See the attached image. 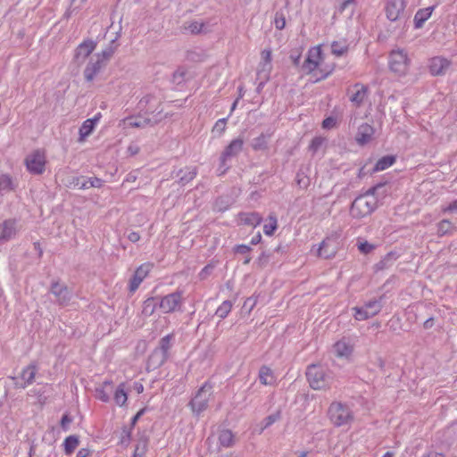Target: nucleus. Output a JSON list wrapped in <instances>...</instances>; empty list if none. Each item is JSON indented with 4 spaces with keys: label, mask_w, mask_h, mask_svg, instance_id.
<instances>
[{
    "label": "nucleus",
    "mask_w": 457,
    "mask_h": 457,
    "mask_svg": "<svg viewBox=\"0 0 457 457\" xmlns=\"http://www.w3.org/2000/svg\"><path fill=\"white\" fill-rule=\"evenodd\" d=\"M386 183H378L369 188L364 194L357 196L352 203L350 214L354 219H361L371 214L378 205V195H385L386 191L380 192Z\"/></svg>",
    "instance_id": "nucleus-1"
},
{
    "label": "nucleus",
    "mask_w": 457,
    "mask_h": 457,
    "mask_svg": "<svg viewBox=\"0 0 457 457\" xmlns=\"http://www.w3.org/2000/svg\"><path fill=\"white\" fill-rule=\"evenodd\" d=\"M306 377L310 386L314 390L325 389L333 382L332 372L320 365H310L307 368Z\"/></svg>",
    "instance_id": "nucleus-2"
},
{
    "label": "nucleus",
    "mask_w": 457,
    "mask_h": 457,
    "mask_svg": "<svg viewBox=\"0 0 457 457\" xmlns=\"http://www.w3.org/2000/svg\"><path fill=\"white\" fill-rule=\"evenodd\" d=\"M328 417L331 422L341 427L350 424L353 420V413L350 406L341 402H333L328 408Z\"/></svg>",
    "instance_id": "nucleus-3"
},
{
    "label": "nucleus",
    "mask_w": 457,
    "mask_h": 457,
    "mask_svg": "<svg viewBox=\"0 0 457 457\" xmlns=\"http://www.w3.org/2000/svg\"><path fill=\"white\" fill-rule=\"evenodd\" d=\"M212 385L205 382L195 393L189 402V406L194 414L199 416L208 407V403L212 395Z\"/></svg>",
    "instance_id": "nucleus-4"
},
{
    "label": "nucleus",
    "mask_w": 457,
    "mask_h": 457,
    "mask_svg": "<svg viewBox=\"0 0 457 457\" xmlns=\"http://www.w3.org/2000/svg\"><path fill=\"white\" fill-rule=\"evenodd\" d=\"M111 57V54L106 51L93 54L84 70V77L87 81H92L95 77L101 71L106 65Z\"/></svg>",
    "instance_id": "nucleus-5"
},
{
    "label": "nucleus",
    "mask_w": 457,
    "mask_h": 457,
    "mask_svg": "<svg viewBox=\"0 0 457 457\" xmlns=\"http://www.w3.org/2000/svg\"><path fill=\"white\" fill-rule=\"evenodd\" d=\"M46 163V153L43 150H35L25 158V164L28 170L32 174H42L45 171Z\"/></svg>",
    "instance_id": "nucleus-6"
},
{
    "label": "nucleus",
    "mask_w": 457,
    "mask_h": 457,
    "mask_svg": "<svg viewBox=\"0 0 457 457\" xmlns=\"http://www.w3.org/2000/svg\"><path fill=\"white\" fill-rule=\"evenodd\" d=\"M182 304L183 294L181 291L168 294L159 300V308L163 313L181 312Z\"/></svg>",
    "instance_id": "nucleus-7"
},
{
    "label": "nucleus",
    "mask_w": 457,
    "mask_h": 457,
    "mask_svg": "<svg viewBox=\"0 0 457 457\" xmlns=\"http://www.w3.org/2000/svg\"><path fill=\"white\" fill-rule=\"evenodd\" d=\"M96 44L91 39L84 40L74 50L72 63L78 68H80L92 56Z\"/></svg>",
    "instance_id": "nucleus-8"
},
{
    "label": "nucleus",
    "mask_w": 457,
    "mask_h": 457,
    "mask_svg": "<svg viewBox=\"0 0 457 457\" xmlns=\"http://www.w3.org/2000/svg\"><path fill=\"white\" fill-rule=\"evenodd\" d=\"M409 66V59L407 54L403 50H393L389 55L390 70L398 74L406 73Z\"/></svg>",
    "instance_id": "nucleus-9"
},
{
    "label": "nucleus",
    "mask_w": 457,
    "mask_h": 457,
    "mask_svg": "<svg viewBox=\"0 0 457 457\" xmlns=\"http://www.w3.org/2000/svg\"><path fill=\"white\" fill-rule=\"evenodd\" d=\"M321 59L322 52L320 46L310 48L307 57L301 67L302 71L306 74H310L319 67Z\"/></svg>",
    "instance_id": "nucleus-10"
},
{
    "label": "nucleus",
    "mask_w": 457,
    "mask_h": 457,
    "mask_svg": "<svg viewBox=\"0 0 457 457\" xmlns=\"http://www.w3.org/2000/svg\"><path fill=\"white\" fill-rule=\"evenodd\" d=\"M153 268V264L145 262L141 264L135 271L129 281V290L130 293L136 292L140 284L146 278Z\"/></svg>",
    "instance_id": "nucleus-11"
},
{
    "label": "nucleus",
    "mask_w": 457,
    "mask_h": 457,
    "mask_svg": "<svg viewBox=\"0 0 457 457\" xmlns=\"http://www.w3.org/2000/svg\"><path fill=\"white\" fill-rule=\"evenodd\" d=\"M452 67V62L442 56H435L430 59L428 69L433 76H444Z\"/></svg>",
    "instance_id": "nucleus-12"
},
{
    "label": "nucleus",
    "mask_w": 457,
    "mask_h": 457,
    "mask_svg": "<svg viewBox=\"0 0 457 457\" xmlns=\"http://www.w3.org/2000/svg\"><path fill=\"white\" fill-rule=\"evenodd\" d=\"M369 88L367 86L355 83L352 87L348 88L347 95L349 100L356 106L360 107L368 96Z\"/></svg>",
    "instance_id": "nucleus-13"
},
{
    "label": "nucleus",
    "mask_w": 457,
    "mask_h": 457,
    "mask_svg": "<svg viewBox=\"0 0 457 457\" xmlns=\"http://www.w3.org/2000/svg\"><path fill=\"white\" fill-rule=\"evenodd\" d=\"M151 124V120L146 117H143L142 115L136 116H129L122 119L119 123V128H121L124 130L129 129H140L145 128L146 126Z\"/></svg>",
    "instance_id": "nucleus-14"
},
{
    "label": "nucleus",
    "mask_w": 457,
    "mask_h": 457,
    "mask_svg": "<svg viewBox=\"0 0 457 457\" xmlns=\"http://www.w3.org/2000/svg\"><path fill=\"white\" fill-rule=\"evenodd\" d=\"M244 141L242 138L233 139L229 145L224 149L222 152L220 160L221 162V165L225 166V162L232 158L237 156L243 149Z\"/></svg>",
    "instance_id": "nucleus-15"
},
{
    "label": "nucleus",
    "mask_w": 457,
    "mask_h": 457,
    "mask_svg": "<svg viewBox=\"0 0 457 457\" xmlns=\"http://www.w3.org/2000/svg\"><path fill=\"white\" fill-rule=\"evenodd\" d=\"M405 8L403 0H388L386 5V18L391 21H395L399 19Z\"/></svg>",
    "instance_id": "nucleus-16"
},
{
    "label": "nucleus",
    "mask_w": 457,
    "mask_h": 457,
    "mask_svg": "<svg viewBox=\"0 0 457 457\" xmlns=\"http://www.w3.org/2000/svg\"><path fill=\"white\" fill-rule=\"evenodd\" d=\"M337 252V244L334 239L326 238L319 245L317 254L324 259H330L336 255Z\"/></svg>",
    "instance_id": "nucleus-17"
},
{
    "label": "nucleus",
    "mask_w": 457,
    "mask_h": 457,
    "mask_svg": "<svg viewBox=\"0 0 457 457\" xmlns=\"http://www.w3.org/2000/svg\"><path fill=\"white\" fill-rule=\"evenodd\" d=\"M100 117V113H97L93 118L87 119L82 123L81 127L79 128V142H84L87 137L91 135L96 126L99 122Z\"/></svg>",
    "instance_id": "nucleus-18"
},
{
    "label": "nucleus",
    "mask_w": 457,
    "mask_h": 457,
    "mask_svg": "<svg viewBox=\"0 0 457 457\" xmlns=\"http://www.w3.org/2000/svg\"><path fill=\"white\" fill-rule=\"evenodd\" d=\"M16 233L17 227L15 220H4L3 223L0 224V243L13 238Z\"/></svg>",
    "instance_id": "nucleus-19"
},
{
    "label": "nucleus",
    "mask_w": 457,
    "mask_h": 457,
    "mask_svg": "<svg viewBox=\"0 0 457 457\" xmlns=\"http://www.w3.org/2000/svg\"><path fill=\"white\" fill-rule=\"evenodd\" d=\"M374 135V129L368 123H363L359 126L355 140L360 145L369 143Z\"/></svg>",
    "instance_id": "nucleus-20"
},
{
    "label": "nucleus",
    "mask_w": 457,
    "mask_h": 457,
    "mask_svg": "<svg viewBox=\"0 0 457 457\" xmlns=\"http://www.w3.org/2000/svg\"><path fill=\"white\" fill-rule=\"evenodd\" d=\"M51 293L55 295L61 304H65L71 298L67 287L60 282H54L52 284Z\"/></svg>",
    "instance_id": "nucleus-21"
},
{
    "label": "nucleus",
    "mask_w": 457,
    "mask_h": 457,
    "mask_svg": "<svg viewBox=\"0 0 457 457\" xmlns=\"http://www.w3.org/2000/svg\"><path fill=\"white\" fill-rule=\"evenodd\" d=\"M114 394V386L112 381H105L96 390V397L103 401L108 402Z\"/></svg>",
    "instance_id": "nucleus-22"
},
{
    "label": "nucleus",
    "mask_w": 457,
    "mask_h": 457,
    "mask_svg": "<svg viewBox=\"0 0 457 457\" xmlns=\"http://www.w3.org/2000/svg\"><path fill=\"white\" fill-rule=\"evenodd\" d=\"M435 7L436 6L433 5L417 11L413 19L415 29H420L423 27L424 23L430 18Z\"/></svg>",
    "instance_id": "nucleus-23"
},
{
    "label": "nucleus",
    "mask_w": 457,
    "mask_h": 457,
    "mask_svg": "<svg viewBox=\"0 0 457 457\" xmlns=\"http://www.w3.org/2000/svg\"><path fill=\"white\" fill-rule=\"evenodd\" d=\"M159 103L153 95H146L138 102V108L140 111H145V113H154L157 108L155 105Z\"/></svg>",
    "instance_id": "nucleus-24"
},
{
    "label": "nucleus",
    "mask_w": 457,
    "mask_h": 457,
    "mask_svg": "<svg viewBox=\"0 0 457 457\" xmlns=\"http://www.w3.org/2000/svg\"><path fill=\"white\" fill-rule=\"evenodd\" d=\"M196 175L197 169L195 167H186L185 169H180L177 172L176 177L179 178V184L185 186L186 184L192 181Z\"/></svg>",
    "instance_id": "nucleus-25"
},
{
    "label": "nucleus",
    "mask_w": 457,
    "mask_h": 457,
    "mask_svg": "<svg viewBox=\"0 0 457 457\" xmlns=\"http://www.w3.org/2000/svg\"><path fill=\"white\" fill-rule=\"evenodd\" d=\"M184 29L189 31L192 34L207 33L211 29L208 23L202 22L199 21H192L186 22L183 26Z\"/></svg>",
    "instance_id": "nucleus-26"
},
{
    "label": "nucleus",
    "mask_w": 457,
    "mask_h": 457,
    "mask_svg": "<svg viewBox=\"0 0 457 457\" xmlns=\"http://www.w3.org/2000/svg\"><path fill=\"white\" fill-rule=\"evenodd\" d=\"M168 359L169 355H165L154 349L148 357L147 365L149 368L157 369L163 365Z\"/></svg>",
    "instance_id": "nucleus-27"
},
{
    "label": "nucleus",
    "mask_w": 457,
    "mask_h": 457,
    "mask_svg": "<svg viewBox=\"0 0 457 457\" xmlns=\"http://www.w3.org/2000/svg\"><path fill=\"white\" fill-rule=\"evenodd\" d=\"M334 351L338 357H348L353 352V346L348 341L342 339L334 345Z\"/></svg>",
    "instance_id": "nucleus-28"
},
{
    "label": "nucleus",
    "mask_w": 457,
    "mask_h": 457,
    "mask_svg": "<svg viewBox=\"0 0 457 457\" xmlns=\"http://www.w3.org/2000/svg\"><path fill=\"white\" fill-rule=\"evenodd\" d=\"M174 334L170 333L163 337H162L159 341L158 346L155 348L157 351L161 352L162 353L165 355L170 356V350L171 349L174 342Z\"/></svg>",
    "instance_id": "nucleus-29"
},
{
    "label": "nucleus",
    "mask_w": 457,
    "mask_h": 457,
    "mask_svg": "<svg viewBox=\"0 0 457 457\" xmlns=\"http://www.w3.org/2000/svg\"><path fill=\"white\" fill-rule=\"evenodd\" d=\"M398 255L395 252H389L383 259L377 262L374 266L376 271L383 270L391 267L397 260Z\"/></svg>",
    "instance_id": "nucleus-30"
},
{
    "label": "nucleus",
    "mask_w": 457,
    "mask_h": 457,
    "mask_svg": "<svg viewBox=\"0 0 457 457\" xmlns=\"http://www.w3.org/2000/svg\"><path fill=\"white\" fill-rule=\"evenodd\" d=\"M240 221L245 225L256 227L262 220L258 212H242L239 214Z\"/></svg>",
    "instance_id": "nucleus-31"
},
{
    "label": "nucleus",
    "mask_w": 457,
    "mask_h": 457,
    "mask_svg": "<svg viewBox=\"0 0 457 457\" xmlns=\"http://www.w3.org/2000/svg\"><path fill=\"white\" fill-rule=\"evenodd\" d=\"M139 419H140L139 415L136 414L131 419L129 425L124 427V428L122 430V433H121V436H120V445L127 446L129 444V442H130V436H131V430H132V428H134V426L136 425V423L137 422V420Z\"/></svg>",
    "instance_id": "nucleus-32"
},
{
    "label": "nucleus",
    "mask_w": 457,
    "mask_h": 457,
    "mask_svg": "<svg viewBox=\"0 0 457 457\" xmlns=\"http://www.w3.org/2000/svg\"><path fill=\"white\" fill-rule=\"evenodd\" d=\"M159 306V299L157 297H149L143 302L142 315L150 317Z\"/></svg>",
    "instance_id": "nucleus-33"
},
{
    "label": "nucleus",
    "mask_w": 457,
    "mask_h": 457,
    "mask_svg": "<svg viewBox=\"0 0 457 457\" xmlns=\"http://www.w3.org/2000/svg\"><path fill=\"white\" fill-rule=\"evenodd\" d=\"M260 382L264 386H271L275 383V377L270 368L262 366L259 370Z\"/></svg>",
    "instance_id": "nucleus-34"
},
{
    "label": "nucleus",
    "mask_w": 457,
    "mask_h": 457,
    "mask_svg": "<svg viewBox=\"0 0 457 457\" xmlns=\"http://www.w3.org/2000/svg\"><path fill=\"white\" fill-rule=\"evenodd\" d=\"M36 373L37 368L35 365H29L26 368H24L21 374V378L23 381L21 386L25 387L28 385L31 384L35 379Z\"/></svg>",
    "instance_id": "nucleus-35"
},
{
    "label": "nucleus",
    "mask_w": 457,
    "mask_h": 457,
    "mask_svg": "<svg viewBox=\"0 0 457 457\" xmlns=\"http://www.w3.org/2000/svg\"><path fill=\"white\" fill-rule=\"evenodd\" d=\"M271 137L270 133H262L259 137H255L252 141V148L254 151L265 150L268 147V140Z\"/></svg>",
    "instance_id": "nucleus-36"
},
{
    "label": "nucleus",
    "mask_w": 457,
    "mask_h": 457,
    "mask_svg": "<svg viewBox=\"0 0 457 457\" xmlns=\"http://www.w3.org/2000/svg\"><path fill=\"white\" fill-rule=\"evenodd\" d=\"M219 443L222 447H231L235 444V436L231 430L223 429L219 434Z\"/></svg>",
    "instance_id": "nucleus-37"
},
{
    "label": "nucleus",
    "mask_w": 457,
    "mask_h": 457,
    "mask_svg": "<svg viewBox=\"0 0 457 457\" xmlns=\"http://www.w3.org/2000/svg\"><path fill=\"white\" fill-rule=\"evenodd\" d=\"M395 162V156H393V155L383 156L382 158L378 160V162H376V164L372 170V172H378V171L384 170L389 168L390 166H392Z\"/></svg>",
    "instance_id": "nucleus-38"
},
{
    "label": "nucleus",
    "mask_w": 457,
    "mask_h": 457,
    "mask_svg": "<svg viewBox=\"0 0 457 457\" xmlns=\"http://www.w3.org/2000/svg\"><path fill=\"white\" fill-rule=\"evenodd\" d=\"M148 446V439L145 436L140 437L135 445L133 457H144Z\"/></svg>",
    "instance_id": "nucleus-39"
},
{
    "label": "nucleus",
    "mask_w": 457,
    "mask_h": 457,
    "mask_svg": "<svg viewBox=\"0 0 457 457\" xmlns=\"http://www.w3.org/2000/svg\"><path fill=\"white\" fill-rule=\"evenodd\" d=\"M363 306L371 317L377 315L382 309V303L380 300L378 299L370 300L365 303Z\"/></svg>",
    "instance_id": "nucleus-40"
},
{
    "label": "nucleus",
    "mask_w": 457,
    "mask_h": 457,
    "mask_svg": "<svg viewBox=\"0 0 457 457\" xmlns=\"http://www.w3.org/2000/svg\"><path fill=\"white\" fill-rule=\"evenodd\" d=\"M77 186L79 187V188L86 189L90 187H100L102 186V181L99 179L92 178L88 179H77Z\"/></svg>",
    "instance_id": "nucleus-41"
},
{
    "label": "nucleus",
    "mask_w": 457,
    "mask_h": 457,
    "mask_svg": "<svg viewBox=\"0 0 457 457\" xmlns=\"http://www.w3.org/2000/svg\"><path fill=\"white\" fill-rule=\"evenodd\" d=\"M271 70V63L260 62L257 70V79H263L264 81H268Z\"/></svg>",
    "instance_id": "nucleus-42"
},
{
    "label": "nucleus",
    "mask_w": 457,
    "mask_h": 457,
    "mask_svg": "<svg viewBox=\"0 0 457 457\" xmlns=\"http://www.w3.org/2000/svg\"><path fill=\"white\" fill-rule=\"evenodd\" d=\"M233 303L229 300L224 301L216 310L215 314L221 320L228 317L231 312Z\"/></svg>",
    "instance_id": "nucleus-43"
},
{
    "label": "nucleus",
    "mask_w": 457,
    "mask_h": 457,
    "mask_svg": "<svg viewBox=\"0 0 457 457\" xmlns=\"http://www.w3.org/2000/svg\"><path fill=\"white\" fill-rule=\"evenodd\" d=\"M128 400V392L125 390V385L120 384L116 388V404L123 405Z\"/></svg>",
    "instance_id": "nucleus-44"
},
{
    "label": "nucleus",
    "mask_w": 457,
    "mask_h": 457,
    "mask_svg": "<svg viewBox=\"0 0 457 457\" xmlns=\"http://www.w3.org/2000/svg\"><path fill=\"white\" fill-rule=\"evenodd\" d=\"M79 445V439L74 436H68L64 441V449L67 454H71Z\"/></svg>",
    "instance_id": "nucleus-45"
},
{
    "label": "nucleus",
    "mask_w": 457,
    "mask_h": 457,
    "mask_svg": "<svg viewBox=\"0 0 457 457\" xmlns=\"http://www.w3.org/2000/svg\"><path fill=\"white\" fill-rule=\"evenodd\" d=\"M352 311L353 312V317L356 320H366L372 318L363 305L361 307H353Z\"/></svg>",
    "instance_id": "nucleus-46"
},
{
    "label": "nucleus",
    "mask_w": 457,
    "mask_h": 457,
    "mask_svg": "<svg viewBox=\"0 0 457 457\" xmlns=\"http://www.w3.org/2000/svg\"><path fill=\"white\" fill-rule=\"evenodd\" d=\"M348 50V46L345 44H342L337 41H334L331 44V53L337 56L344 55Z\"/></svg>",
    "instance_id": "nucleus-47"
},
{
    "label": "nucleus",
    "mask_w": 457,
    "mask_h": 457,
    "mask_svg": "<svg viewBox=\"0 0 457 457\" xmlns=\"http://www.w3.org/2000/svg\"><path fill=\"white\" fill-rule=\"evenodd\" d=\"M453 228V225L450 220H443L437 224V235L439 237H443L448 234Z\"/></svg>",
    "instance_id": "nucleus-48"
},
{
    "label": "nucleus",
    "mask_w": 457,
    "mask_h": 457,
    "mask_svg": "<svg viewBox=\"0 0 457 457\" xmlns=\"http://www.w3.org/2000/svg\"><path fill=\"white\" fill-rule=\"evenodd\" d=\"M12 189V181L7 175L0 176V192L5 193Z\"/></svg>",
    "instance_id": "nucleus-49"
},
{
    "label": "nucleus",
    "mask_w": 457,
    "mask_h": 457,
    "mask_svg": "<svg viewBox=\"0 0 457 457\" xmlns=\"http://www.w3.org/2000/svg\"><path fill=\"white\" fill-rule=\"evenodd\" d=\"M228 118H222L216 121L212 128V133L215 136L220 137L226 129Z\"/></svg>",
    "instance_id": "nucleus-50"
},
{
    "label": "nucleus",
    "mask_w": 457,
    "mask_h": 457,
    "mask_svg": "<svg viewBox=\"0 0 457 457\" xmlns=\"http://www.w3.org/2000/svg\"><path fill=\"white\" fill-rule=\"evenodd\" d=\"M277 229V220L276 218L270 217V223L265 224L263 227V232L267 236H272Z\"/></svg>",
    "instance_id": "nucleus-51"
},
{
    "label": "nucleus",
    "mask_w": 457,
    "mask_h": 457,
    "mask_svg": "<svg viewBox=\"0 0 457 457\" xmlns=\"http://www.w3.org/2000/svg\"><path fill=\"white\" fill-rule=\"evenodd\" d=\"M274 23H275V27L276 29L281 30L285 28L286 26V19H285V16L282 12H276L275 14V19H274Z\"/></svg>",
    "instance_id": "nucleus-52"
},
{
    "label": "nucleus",
    "mask_w": 457,
    "mask_h": 457,
    "mask_svg": "<svg viewBox=\"0 0 457 457\" xmlns=\"http://www.w3.org/2000/svg\"><path fill=\"white\" fill-rule=\"evenodd\" d=\"M257 303V296H251V297H248L244 304H243V309L244 310H246L248 313H250L252 312V310L254 308V306L256 305Z\"/></svg>",
    "instance_id": "nucleus-53"
},
{
    "label": "nucleus",
    "mask_w": 457,
    "mask_h": 457,
    "mask_svg": "<svg viewBox=\"0 0 457 457\" xmlns=\"http://www.w3.org/2000/svg\"><path fill=\"white\" fill-rule=\"evenodd\" d=\"M374 248H375V245L372 244H370L367 241L360 243L358 245V249L360 250L361 253H362L364 254L370 253L372 250H374Z\"/></svg>",
    "instance_id": "nucleus-54"
},
{
    "label": "nucleus",
    "mask_w": 457,
    "mask_h": 457,
    "mask_svg": "<svg viewBox=\"0 0 457 457\" xmlns=\"http://www.w3.org/2000/svg\"><path fill=\"white\" fill-rule=\"evenodd\" d=\"M357 4V1L356 0H342L339 7H338V12H345L349 6L351 5H353L355 6Z\"/></svg>",
    "instance_id": "nucleus-55"
},
{
    "label": "nucleus",
    "mask_w": 457,
    "mask_h": 457,
    "mask_svg": "<svg viewBox=\"0 0 457 457\" xmlns=\"http://www.w3.org/2000/svg\"><path fill=\"white\" fill-rule=\"evenodd\" d=\"M278 418H279V414L278 413L269 415L263 420V423H264L263 428H266L270 427L275 421H277L278 420Z\"/></svg>",
    "instance_id": "nucleus-56"
},
{
    "label": "nucleus",
    "mask_w": 457,
    "mask_h": 457,
    "mask_svg": "<svg viewBox=\"0 0 457 457\" xmlns=\"http://www.w3.org/2000/svg\"><path fill=\"white\" fill-rule=\"evenodd\" d=\"M323 143V139L321 137H314L312 140V143L310 145V148L313 151V152H316L320 149V147L321 146Z\"/></svg>",
    "instance_id": "nucleus-57"
},
{
    "label": "nucleus",
    "mask_w": 457,
    "mask_h": 457,
    "mask_svg": "<svg viewBox=\"0 0 457 457\" xmlns=\"http://www.w3.org/2000/svg\"><path fill=\"white\" fill-rule=\"evenodd\" d=\"M270 261V255L262 252L257 259V263L260 267H264Z\"/></svg>",
    "instance_id": "nucleus-58"
},
{
    "label": "nucleus",
    "mask_w": 457,
    "mask_h": 457,
    "mask_svg": "<svg viewBox=\"0 0 457 457\" xmlns=\"http://www.w3.org/2000/svg\"><path fill=\"white\" fill-rule=\"evenodd\" d=\"M235 253L240 254H246L251 251V247L246 245H237L234 248Z\"/></svg>",
    "instance_id": "nucleus-59"
},
{
    "label": "nucleus",
    "mask_w": 457,
    "mask_h": 457,
    "mask_svg": "<svg viewBox=\"0 0 457 457\" xmlns=\"http://www.w3.org/2000/svg\"><path fill=\"white\" fill-rule=\"evenodd\" d=\"M72 420L68 414H64L61 420V426L63 430L67 431Z\"/></svg>",
    "instance_id": "nucleus-60"
},
{
    "label": "nucleus",
    "mask_w": 457,
    "mask_h": 457,
    "mask_svg": "<svg viewBox=\"0 0 457 457\" xmlns=\"http://www.w3.org/2000/svg\"><path fill=\"white\" fill-rule=\"evenodd\" d=\"M261 62L271 63V51L270 50L265 49L262 52Z\"/></svg>",
    "instance_id": "nucleus-61"
},
{
    "label": "nucleus",
    "mask_w": 457,
    "mask_h": 457,
    "mask_svg": "<svg viewBox=\"0 0 457 457\" xmlns=\"http://www.w3.org/2000/svg\"><path fill=\"white\" fill-rule=\"evenodd\" d=\"M336 124V119L333 117H328L322 121V127L324 129H331Z\"/></svg>",
    "instance_id": "nucleus-62"
},
{
    "label": "nucleus",
    "mask_w": 457,
    "mask_h": 457,
    "mask_svg": "<svg viewBox=\"0 0 457 457\" xmlns=\"http://www.w3.org/2000/svg\"><path fill=\"white\" fill-rule=\"evenodd\" d=\"M128 154L133 156L139 152V146L136 144H130L127 149Z\"/></svg>",
    "instance_id": "nucleus-63"
},
{
    "label": "nucleus",
    "mask_w": 457,
    "mask_h": 457,
    "mask_svg": "<svg viewBox=\"0 0 457 457\" xmlns=\"http://www.w3.org/2000/svg\"><path fill=\"white\" fill-rule=\"evenodd\" d=\"M457 211V200L452 202L446 208L444 209V212H456Z\"/></svg>",
    "instance_id": "nucleus-64"
}]
</instances>
